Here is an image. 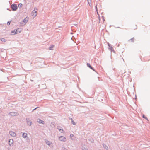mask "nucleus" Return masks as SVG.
Here are the masks:
<instances>
[{
	"label": "nucleus",
	"mask_w": 150,
	"mask_h": 150,
	"mask_svg": "<svg viewBox=\"0 0 150 150\" xmlns=\"http://www.w3.org/2000/svg\"><path fill=\"white\" fill-rule=\"evenodd\" d=\"M37 9H34L31 13L32 16L33 17H35L37 15Z\"/></svg>",
	"instance_id": "1"
},
{
	"label": "nucleus",
	"mask_w": 150,
	"mask_h": 150,
	"mask_svg": "<svg viewBox=\"0 0 150 150\" xmlns=\"http://www.w3.org/2000/svg\"><path fill=\"white\" fill-rule=\"evenodd\" d=\"M11 8L13 11H16L17 9V6L16 4H13L11 5Z\"/></svg>",
	"instance_id": "2"
},
{
	"label": "nucleus",
	"mask_w": 150,
	"mask_h": 150,
	"mask_svg": "<svg viewBox=\"0 0 150 150\" xmlns=\"http://www.w3.org/2000/svg\"><path fill=\"white\" fill-rule=\"evenodd\" d=\"M13 140L12 139H10L9 140V144L10 146H12L13 144Z\"/></svg>",
	"instance_id": "3"
},
{
	"label": "nucleus",
	"mask_w": 150,
	"mask_h": 150,
	"mask_svg": "<svg viewBox=\"0 0 150 150\" xmlns=\"http://www.w3.org/2000/svg\"><path fill=\"white\" fill-rule=\"evenodd\" d=\"M59 140L61 141H65L66 140V138L64 136H61L59 137Z\"/></svg>",
	"instance_id": "4"
},
{
	"label": "nucleus",
	"mask_w": 150,
	"mask_h": 150,
	"mask_svg": "<svg viewBox=\"0 0 150 150\" xmlns=\"http://www.w3.org/2000/svg\"><path fill=\"white\" fill-rule=\"evenodd\" d=\"M10 134L11 136L12 137H15L16 136V134L13 131H11L10 132Z\"/></svg>",
	"instance_id": "5"
},
{
	"label": "nucleus",
	"mask_w": 150,
	"mask_h": 150,
	"mask_svg": "<svg viewBox=\"0 0 150 150\" xmlns=\"http://www.w3.org/2000/svg\"><path fill=\"white\" fill-rule=\"evenodd\" d=\"M22 29L21 28H18L17 30H15V31L16 33H18L21 32Z\"/></svg>",
	"instance_id": "6"
},
{
	"label": "nucleus",
	"mask_w": 150,
	"mask_h": 150,
	"mask_svg": "<svg viewBox=\"0 0 150 150\" xmlns=\"http://www.w3.org/2000/svg\"><path fill=\"white\" fill-rule=\"evenodd\" d=\"M10 115L12 116H16L17 115V113L16 112H11L10 113Z\"/></svg>",
	"instance_id": "7"
},
{
	"label": "nucleus",
	"mask_w": 150,
	"mask_h": 150,
	"mask_svg": "<svg viewBox=\"0 0 150 150\" xmlns=\"http://www.w3.org/2000/svg\"><path fill=\"white\" fill-rule=\"evenodd\" d=\"M37 121L40 123H42V124H44V122L39 119H38L37 120Z\"/></svg>",
	"instance_id": "8"
},
{
	"label": "nucleus",
	"mask_w": 150,
	"mask_h": 150,
	"mask_svg": "<svg viewBox=\"0 0 150 150\" xmlns=\"http://www.w3.org/2000/svg\"><path fill=\"white\" fill-rule=\"evenodd\" d=\"M58 129L62 133L63 132V130L62 129L61 127H58Z\"/></svg>",
	"instance_id": "9"
},
{
	"label": "nucleus",
	"mask_w": 150,
	"mask_h": 150,
	"mask_svg": "<svg viewBox=\"0 0 150 150\" xmlns=\"http://www.w3.org/2000/svg\"><path fill=\"white\" fill-rule=\"evenodd\" d=\"M28 17H26L23 20V22H24L25 23H26L28 21Z\"/></svg>",
	"instance_id": "10"
},
{
	"label": "nucleus",
	"mask_w": 150,
	"mask_h": 150,
	"mask_svg": "<svg viewBox=\"0 0 150 150\" xmlns=\"http://www.w3.org/2000/svg\"><path fill=\"white\" fill-rule=\"evenodd\" d=\"M27 133H24L23 134V136L24 138H25L27 137Z\"/></svg>",
	"instance_id": "11"
},
{
	"label": "nucleus",
	"mask_w": 150,
	"mask_h": 150,
	"mask_svg": "<svg viewBox=\"0 0 150 150\" xmlns=\"http://www.w3.org/2000/svg\"><path fill=\"white\" fill-rule=\"evenodd\" d=\"M14 31H15V30H14L13 31H12L11 32V33H12L11 34L12 35H15V34H17V33H16Z\"/></svg>",
	"instance_id": "12"
},
{
	"label": "nucleus",
	"mask_w": 150,
	"mask_h": 150,
	"mask_svg": "<svg viewBox=\"0 0 150 150\" xmlns=\"http://www.w3.org/2000/svg\"><path fill=\"white\" fill-rule=\"evenodd\" d=\"M87 66L90 69H93V68L91 66L90 64L89 63H87Z\"/></svg>",
	"instance_id": "13"
},
{
	"label": "nucleus",
	"mask_w": 150,
	"mask_h": 150,
	"mask_svg": "<svg viewBox=\"0 0 150 150\" xmlns=\"http://www.w3.org/2000/svg\"><path fill=\"white\" fill-rule=\"evenodd\" d=\"M46 144H48V145H50V144H51V142H49L48 141H47V140L46 141Z\"/></svg>",
	"instance_id": "14"
},
{
	"label": "nucleus",
	"mask_w": 150,
	"mask_h": 150,
	"mask_svg": "<svg viewBox=\"0 0 150 150\" xmlns=\"http://www.w3.org/2000/svg\"><path fill=\"white\" fill-rule=\"evenodd\" d=\"M22 6V4H19L18 5V7L19 8H21Z\"/></svg>",
	"instance_id": "15"
},
{
	"label": "nucleus",
	"mask_w": 150,
	"mask_h": 150,
	"mask_svg": "<svg viewBox=\"0 0 150 150\" xmlns=\"http://www.w3.org/2000/svg\"><path fill=\"white\" fill-rule=\"evenodd\" d=\"M28 125H31V122L30 121V120L29 121H28Z\"/></svg>",
	"instance_id": "16"
},
{
	"label": "nucleus",
	"mask_w": 150,
	"mask_h": 150,
	"mask_svg": "<svg viewBox=\"0 0 150 150\" xmlns=\"http://www.w3.org/2000/svg\"><path fill=\"white\" fill-rule=\"evenodd\" d=\"M134 38H132L129 41L131 42H132L134 41Z\"/></svg>",
	"instance_id": "17"
},
{
	"label": "nucleus",
	"mask_w": 150,
	"mask_h": 150,
	"mask_svg": "<svg viewBox=\"0 0 150 150\" xmlns=\"http://www.w3.org/2000/svg\"><path fill=\"white\" fill-rule=\"evenodd\" d=\"M71 119V120H72V119ZM71 123H72L73 124V125H75V124H75V122H74V121L73 120H71Z\"/></svg>",
	"instance_id": "18"
},
{
	"label": "nucleus",
	"mask_w": 150,
	"mask_h": 150,
	"mask_svg": "<svg viewBox=\"0 0 150 150\" xmlns=\"http://www.w3.org/2000/svg\"><path fill=\"white\" fill-rule=\"evenodd\" d=\"M142 117L144 118H145V119H146L147 120H148V119H147V118L144 115H143Z\"/></svg>",
	"instance_id": "19"
},
{
	"label": "nucleus",
	"mask_w": 150,
	"mask_h": 150,
	"mask_svg": "<svg viewBox=\"0 0 150 150\" xmlns=\"http://www.w3.org/2000/svg\"><path fill=\"white\" fill-rule=\"evenodd\" d=\"M54 47V45H52V46H51V47H49V49H50V50H51V49H52V48H53V47Z\"/></svg>",
	"instance_id": "20"
},
{
	"label": "nucleus",
	"mask_w": 150,
	"mask_h": 150,
	"mask_svg": "<svg viewBox=\"0 0 150 150\" xmlns=\"http://www.w3.org/2000/svg\"><path fill=\"white\" fill-rule=\"evenodd\" d=\"M11 22H8L7 24L8 25H10Z\"/></svg>",
	"instance_id": "21"
},
{
	"label": "nucleus",
	"mask_w": 150,
	"mask_h": 150,
	"mask_svg": "<svg viewBox=\"0 0 150 150\" xmlns=\"http://www.w3.org/2000/svg\"><path fill=\"white\" fill-rule=\"evenodd\" d=\"M137 25H135L134 28V29H137Z\"/></svg>",
	"instance_id": "22"
},
{
	"label": "nucleus",
	"mask_w": 150,
	"mask_h": 150,
	"mask_svg": "<svg viewBox=\"0 0 150 150\" xmlns=\"http://www.w3.org/2000/svg\"><path fill=\"white\" fill-rule=\"evenodd\" d=\"M105 148L106 149H107L108 148V147L107 146H106L105 147Z\"/></svg>",
	"instance_id": "23"
},
{
	"label": "nucleus",
	"mask_w": 150,
	"mask_h": 150,
	"mask_svg": "<svg viewBox=\"0 0 150 150\" xmlns=\"http://www.w3.org/2000/svg\"><path fill=\"white\" fill-rule=\"evenodd\" d=\"M5 39H4V38H2L1 40L2 41H4L5 40Z\"/></svg>",
	"instance_id": "24"
}]
</instances>
